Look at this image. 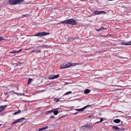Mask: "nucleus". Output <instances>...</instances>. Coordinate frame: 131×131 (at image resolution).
Here are the masks:
<instances>
[{"label": "nucleus", "instance_id": "nucleus-1", "mask_svg": "<svg viewBox=\"0 0 131 131\" xmlns=\"http://www.w3.org/2000/svg\"><path fill=\"white\" fill-rule=\"evenodd\" d=\"M24 1L23 0H9V4L11 5L19 4Z\"/></svg>", "mask_w": 131, "mask_h": 131}, {"label": "nucleus", "instance_id": "nucleus-2", "mask_svg": "<svg viewBox=\"0 0 131 131\" xmlns=\"http://www.w3.org/2000/svg\"><path fill=\"white\" fill-rule=\"evenodd\" d=\"M93 126L92 125L86 124L81 127V129L83 130H90L92 129Z\"/></svg>", "mask_w": 131, "mask_h": 131}, {"label": "nucleus", "instance_id": "nucleus-3", "mask_svg": "<svg viewBox=\"0 0 131 131\" xmlns=\"http://www.w3.org/2000/svg\"><path fill=\"white\" fill-rule=\"evenodd\" d=\"M49 33H46L45 32H39L35 34L34 36H38L39 37H42L44 36L49 35Z\"/></svg>", "mask_w": 131, "mask_h": 131}, {"label": "nucleus", "instance_id": "nucleus-4", "mask_svg": "<svg viewBox=\"0 0 131 131\" xmlns=\"http://www.w3.org/2000/svg\"><path fill=\"white\" fill-rule=\"evenodd\" d=\"M68 23L69 24L72 25H76L77 24V23L73 19H68Z\"/></svg>", "mask_w": 131, "mask_h": 131}, {"label": "nucleus", "instance_id": "nucleus-5", "mask_svg": "<svg viewBox=\"0 0 131 131\" xmlns=\"http://www.w3.org/2000/svg\"><path fill=\"white\" fill-rule=\"evenodd\" d=\"M59 74L57 75H51L49 77L48 79H49L51 80L57 78L59 77Z\"/></svg>", "mask_w": 131, "mask_h": 131}, {"label": "nucleus", "instance_id": "nucleus-6", "mask_svg": "<svg viewBox=\"0 0 131 131\" xmlns=\"http://www.w3.org/2000/svg\"><path fill=\"white\" fill-rule=\"evenodd\" d=\"M94 14L95 15L100 14L101 13H103L104 14H106V12L104 11H99L98 10L95 11L94 12Z\"/></svg>", "mask_w": 131, "mask_h": 131}, {"label": "nucleus", "instance_id": "nucleus-7", "mask_svg": "<svg viewBox=\"0 0 131 131\" xmlns=\"http://www.w3.org/2000/svg\"><path fill=\"white\" fill-rule=\"evenodd\" d=\"M91 105H87L86 106L82 108H80V109H77L75 110L76 111H83L88 106H91Z\"/></svg>", "mask_w": 131, "mask_h": 131}, {"label": "nucleus", "instance_id": "nucleus-8", "mask_svg": "<svg viewBox=\"0 0 131 131\" xmlns=\"http://www.w3.org/2000/svg\"><path fill=\"white\" fill-rule=\"evenodd\" d=\"M7 105L0 106V112L3 111L5 108L7 106Z\"/></svg>", "mask_w": 131, "mask_h": 131}, {"label": "nucleus", "instance_id": "nucleus-9", "mask_svg": "<svg viewBox=\"0 0 131 131\" xmlns=\"http://www.w3.org/2000/svg\"><path fill=\"white\" fill-rule=\"evenodd\" d=\"M121 44L126 46L130 45H131V41L127 43H126L124 42H122L121 43Z\"/></svg>", "mask_w": 131, "mask_h": 131}, {"label": "nucleus", "instance_id": "nucleus-10", "mask_svg": "<svg viewBox=\"0 0 131 131\" xmlns=\"http://www.w3.org/2000/svg\"><path fill=\"white\" fill-rule=\"evenodd\" d=\"M58 109V108L55 109L53 110V113L55 115H56L58 114V111L57 110Z\"/></svg>", "mask_w": 131, "mask_h": 131}, {"label": "nucleus", "instance_id": "nucleus-11", "mask_svg": "<svg viewBox=\"0 0 131 131\" xmlns=\"http://www.w3.org/2000/svg\"><path fill=\"white\" fill-rule=\"evenodd\" d=\"M48 128V126H46L45 127H44L42 128H40L38 129V131H41L43 130H44L45 129H47Z\"/></svg>", "mask_w": 131, "mask_h": 131}, {"label": "nucleus", "instance_id": "nucleus-12", "mask_svg": "<svg viewBox=\"0 0 131 131\" xmlns=\"http://www.w3.org/2000/svg\"><path fill=\"white\" fill-rule=\"evenodd\" d=\"M112 129L115 130H118V131L119 130V128L116 126H113Z\"/></svg>", "mask_w": 131, "mask_h": 131}, {"label": "nucleus", "instance_id": "nucleus-13", "mask_svg": "<svg viewBox=\"0 0 131 131\" xmlns=\"http://www.w3.org/2000/svg\"><path fill=\"white\" fill-rule=\"evenodd\" d=\"M113 122L115 123H118L120 122L121 120L119 119H115L113 120Z\"/></svg>", "mask_w": 131, "mask_h": 131}, {"label": "nucleus", "instance_id": "nucleus-14", "mask_svg": "<svg viewBox=\"0 0 131 131\" xmlns=\"http://www.w3.org/2000/svg\"><path fill=\"white\" fill-rule=\"evenodd\" d=\"M66 68H67L72 66V64L70 62H69L66 64Z\"/></svg>", "mask_w": 131, "mask_h": 131}, {"label": "nucleus", "instance_id": "nucleus-15", "mask_svg": "<svg viewBox=\"0 0 131 131\" xmlns=\"http://www.w3.org/2000/svg\"><path fill=\"white\" fill-rule=\"evenodd\" d=\"M62 23L63 24H68V20H65L62 22H60V23H59V24H60V23Z\"/></svg>", "mask_w": 131, "mask_h": 131}, {"label": "nucleus", "instance_id": "nucleus-16", "mask_svg": "<svg viewBox=\"0 0 131 131\" xmlns=\"http://www.w3.org/2000/svg\"><path fill=\"white\" fill-rule=\"evenodd\" d=\"M90 92V90L89 89H86L84 91L85 94H88Z\"/></svg>", "mask_w": 131, "mask_h": 131}, {"label": "nucleus", "instance_id": "nucleus-17", "mask_svg": "<svg viewBox=\"0 0 131 131\" xmlns=\"http://www.w3.org/2000/svg\"><path fill=\"white\" fill-rule=\"evenodd\" d=\"M24 119H25L24 118H22L19 119H17V120L18 122H21L23 121Z\"/></svg>", "mask_w": 131, "mask_h": 131}, {"label": "nucleus", "instance_id": "nucleus-18", "mask_svg": "<svg viewBox=\"0 0 131 131\" xmlns=\"http://www.w3.org/2000/svg\"><path fill=\"white\" fill-rule=\"evenodd\" d=\"M22 50V49H21L20 50H18V51H15V50H13L12 52H10V53H15L17 52H20Z\"/></svg>", "mask_w": 131, "mask_h": 131}, {"label": "nucleus", "instance_id": "nucleus-19", "mask_svg": "<svg viewBox=\"0 0 131 131\" xmlns=\"http://www.w3.org/2000/svg\"><path fill=\"white\" fill-rule=\"evenodd\" d=\"M60 68L61 69L66 68V64H62L60 66Z\"/></svg>", "mask_w": 131, "mask_h": 131}, {"label": "nucleus", "instance_id": "nucleus-20", "mask_svg": "<svg viewBox=\"0 0 131 131\" xmlns=\"http://www.w3.org/2000/svg\"><path fill=\"white\" fill-rule=\"evenodd\" d=\"M21 112V110H19L18 111L16 112H15L14 113V115H18V114H19V113H20Z\"/></svg>", "mask_w": 131, "mask_h": 131}, {"label": "nucleus", "instance_id": "nucleus-21", "mask_svg": "<svg viewBox=\"0 0 131 131\" xmlns=\"http://www.w3.org/2000/svg\"><path fill=\"white\" fill-rule=\"evenodd\" d=\"M42 47L43 48H49V46L47 45H44L42 46Z\"/></svg>", "mask_w": 131, "mask_h": 131}, {"label": "nucleus", "instance_id": "nucleus-22", "mask_svg": "<svg viewBox=\"0 0 131 131\" xmlns=\"http://www.w3.org/2000/svg\"><path fill=\"white\" fill-rule=\"evenodd\" d=\"M32 79H31V78L29 79L28 80V84H29V83H31L32 80Z\"/></svg>", "mask_w": 131, "mask_h": 131}, {"label": "nucleus", "instance_id": "nucleus-23", "mask_svg": "<svg viewBox=\"0 0 131 131\" xmlns=\"http://www.w3.org/2000/svg\"><path fill=\"white\" fill-rule=\"evenodd\" d=\"M72 93V92L71 91H69L68 92H66L64 95H66L67 94H71Z\"/></svg>", "mask_w": 131, "mask_h": 131}, {"label": "nucleus", "instance_id": "nucleus-24", "mask_svg": "<svg viewBox=\"0 0 131 131\" xmlns=\"http://www.w3.org/2000/svg\"><path fill=\"white\" fill-rule=\"evenodd\" d=\"M54 101H56V102H58L59 100V99L57 98H54Z\"/></svg>", "mask_w": 131, "mask_h": 131}, {"label": "nucleus", "instance_id": "nucleus-25", "mask_svg": "<svg viewBox=\"0 0 131 131\" xmlns=\"http://www.w3.org/2000/svg\"><path fill=\"white\" fill-rule=\"evenodd\" d=\"M18 123V121H17V120L15 121L14 122H13L12 125H13V124H16V123Z\"/></svg>", "mask_w": 131, "mask_h": 131}, {"label": "nucleus", "instance_id": "nucleus-26", "mask_svg": "<svg viewBox=\"0 0 131 131\" xmlns=\"http://www.w3.org/2000/svg\"><path fill=\"white\" fill-rule=\"evenodd\" d=\"M29 16V15L28 14H26L24 15H23V17H27L28 16Z\"/></svg>", "mask_w": 131, "mask_h": 131}, {"label": "nucleus", "instance_id": "nucleus-27", "mask_svg": "<svg viewBox=\"0 0 131 131\" xmlns=\"http://www.w3.org/2000/svg\"><path fill=\"white\" fill-rule=\"evenodd\" d=\"M77 63H73V64H72V65H73V66H74L75 65H77Z\"/></svg>", "mask_w": 131, "mask_h": 131}, {"label": "nucleus", "instance_id": "nucleus-28", "mask_svg": "<svg viewBox=\"0 0 131 131\" xmlns=\"http://www.w3.org/2000/svg\"><path fill=\"white\" fill-rule=\"evenodd\" d=\"M4 39L3 38L0 37V41L3 40Z\"/></svg>", "mask_w": 131, "mask_h": 131}, {"label": "nucleus", "instance_id": "nucleus-29", "mask_svg": "<svg viewBox=\"0 0 131 131\" xmlns=\"http://www.w3.org/2000/svg\"><path fill=\"white\" fill-rule=\"evenodd\" d=\"M101 30H102L101 29V28H100L99 29H96V30L97 31H99Z\"/></svg>", "mask_w": 131, "mask_h": 131}, {"label": "nucleus", "instance_id": "nucleus-30", "mask_svg": "<svg viewBox=\"0 0 131 131\" xmlns=\"http://www.w3.org/2000/svg\"><path fill=\"white\" fill-rule=\"evenodd\" d=\"M103 121V119L102 118L100 119V122H102Z\"/></svg>", "mask_w": 131, "mask_h": 131}, {"label": "nucleus", "instance_id": "nucleus-31", "mask_svg": "<svg viewBox=\"0 0 131 131\" xmlns=\"http://www.w3.org/2000/svg\"><path fill=\"white\" fill-rule=\"evenodd\" d=\"M54 118V117L53 115H52L50 117V118Z\"/></svg>", "mask_w": 131, "mask_h": 131}, {"label": "nucleus", "instance_id": "nucleus-32", "mask_svg": "<svg viewBox=\"0 0 131 131\" xmlns=\"http://www.w3.org/2000/svg\"><path fill=\"white\" fill-rule=\"evenodd\" d=\"M72 38H69V39H68V40H70V41H71V40H72Z\"/></svg>", "mask_w": 131, "mask_h": 131}, {"label": "nucleus", "instance_id": "nucleus-33", "mask_svg": "<svg viewBox=\"0 0 131 131\" xmlns=\"http://www.w3.org/2000/svg\"><path fill=\"white\" fill-rule=\"evenodd\" d=\"M82 63H77V65H80V64H82Z\"/></svg>", "mask_w": 131, "mask_h": 131}, {"label": "nucleus", "instance_id": "nucleus-34", "mask_svg": "<svg viewBox=\"0 0 131 131\" xmlns=\"http://www.w3.org/2000/svg\"><path fill=\"white\" fill-rule=\"evenodd\" d=\"M3 125V126L2 127H3L4 126V125H3V124H0V127L2 125Z\"/></svg>", "mask_w": 131, "mask_h": 131}, {"label": "nucleus", "instance_id": "nucleus-35", "mask_svg": "<svg viewBox=\"0 0 131 131\" xmlns=\"http://www.w3.org/2000/svg\"><path fill=\"white\" fill-rule=\"evenodd\" d=\"M41 52V51L40 50H38V53H40Z\"/></svg>", "mask_w": 131, "mask_h": 131}, {"label": "nucleus", "instance_id": "nucleus-36", "mask_svg": "<svg viewBox=\"0 0 131 131\" xmlns=\"http://www.w3.org/2000/svg\"><path fill=\"white\" fill-rule=\"evenodd\" d=\"M100 28L101 29V30L104 29V28L103 27H102Z\"/></svg>", "mask_w": 131, "mask_h": 131}, {"label": "nucleus", "instance_id": "nucleus-37", "mask_svg": "<svg viewBox=\"0 0 131 131\" xmlns=\"http://www.w3.org/2000/svg\"><path fill=\"white\" fill-rule=\"evenodd\" d=\"M34 51H35V50H33V51H31V52H30V53H32V52H33Z\"/></svg>", "mask_w": 131, "mask_h": 131}, {"label": "nucleus", "instance_id": "nucleus-38", "mask_svg": "<svg viewBox=\"0 0 131 131\" xmlns=\"http://www.w3.org/2000/svg\"><path fill=\"white\" fill-rule=\"evenodd\" d=\"M8 94V93L7 92H6V93H5V94L6 95L7 94Z\"/></svg>", "mask_w": 131, "mask_h": 131}, {"label": "nucleus", "instance_id": "nucleus-39", "mask_svg": "<svg viewBox=\"0 0 131 131\" xmlns=\"http://www.w3.org/2000/svg\"><path fill=\"white\" fill-rule=\"evenodd\" d=\"M91 116H89V118H90L91 117Z\"/></svg>", "mask_w": 131, "mask_h": 131}, {"label": "nucleus", "instance_id": "nucleus-40", "mask_svg": "<svg viewBox=\"0 0 131 131\" xmlns=\"http://www.w3.org/2000/svg\"><path fill=\"white\" fill-rule=\"evenodd\" d=\"M99 122H96V123H99Z\"/></svg>", "mask_w": 131, "mask_h": 131}, {"label": "nucleus", "instance_id": "nucleus-41", "mask_svg": "<svg viewBox=\"0 0 131 131\" xmlns=\"http://www.w3.org/2000/svg\"><path fill=\"white\" fill-rule=\"evenodd\" d=\"M104 29H107V28H104Z\"/></svg>", "mask_w": 131, "mask_h": 131}, {"label": "nucleus", "instance_id": "nucleus-42", "mask_svg": "<svg viewBox=\"0 0 131 131\" xmlns=\"http://www.w3.org/2000/svg\"><path fill=\"white\" fill-rule=\"evenodd\" d=\"M52 112V111H51V112Z\"/></svg>", "mask_w": 131, "mask_h": 131}, {"label": "nucleus", "instance_id": "nucleus-43", "mask_svg": "<svg viewBox=\"0 0 131 131\" xmlns=\"http://www.w3.org/2000/svg\"><path fill=\"white\" fill-rule=\"evenodd\" d=\"M63 116H61V117H63Z\"/></svg>", "mask_w": 131, "mask_h": 131}, {"label": "nucleus", "instance_id": "nucleus-44", "mask_svg": "<svg viewBox=\"0 0 131 131\" xmlns=\"http://www.w3.org/2000/svg\"><path fill=\"white\" fill-rule=\"evenodd\" d=\"M74 131H76V130H74Z\"/></svg>", "mask_w": 131, "mask_h": 131}]
</instances>
